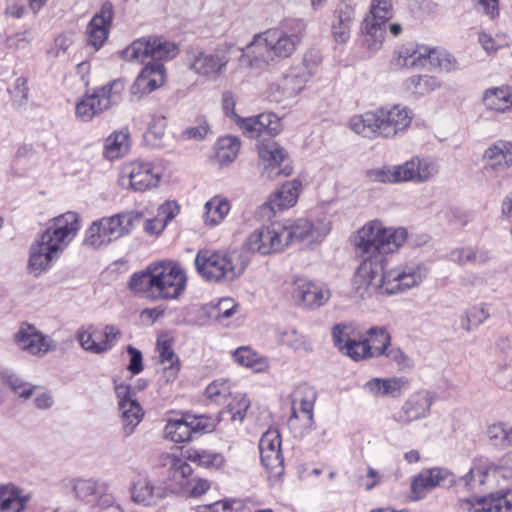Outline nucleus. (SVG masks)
<instances>
[{
	"mask_svg": "<svg viewBox=\"0 0 512 512\" xmlns=\"http://www.w3.org/2000/svg\"><path fill=\"white\" fill-rule=\"evenodd\" d=\"M303 29L302 23L287 21L254 35L242 49L240 63L250 68H262L290 58L301 43Z\"/></svg>",
	"mask_w": 512,
	"mask_h": 512,
	"instance_id": "1",
	"label": "nucleus"
},
{
	"mask_svg": "<svg viewBox=\"0 0 512 512\" xmlns=\"http://www.w3.org/2000/svg\"><path fill=\"white\" fill-rule=\"evenodd\" d=\"M80 228L79 215L72 211L48 220L29 247V272L39 276L48 271L73 242Z\"/></svg>",
	"mask_w": 512,
	"mask_h": 512,
	"instance_id": "2",
	"label": "nucleus"
},
{
	"mask_svg": "<svg viewBox=\"0 0 512 512\" xmlns=\"http://www.w3.org/2000/svg\"><path fill=\"white\" fill-rule=\"evenodd\" d=\"M187 275L183 267L170 260L149 264L134 273L129 280L130 290L149 300H175L186 290Z\"/></svg>",
	"mask_w": 512,
	"mask_h": 512,
	"instance_id": "3",
	"label": "nucleus"
},
{
	"mask_svg": "<svg viewBox=\"0 0 512 512\" xmlns=\"http://www.w3.org/2000/svg\"><path fill=\"white\" fill-rule=\"evenodd\" d=\"M143 217L140 211L121 212L93 221L85 231L84 244L101 248L128 235Z\"/></svg>",
	"mask_w": 512,
	"mask_h": 512,
	"instance_id": "4",
	"label": "nucleus"
},
{
	"mask_svg": "<svg viewBox=\"0 0 512 512\" xmlns=\"http://www.w3.org/2000/svg\"><path fill=\"white\" fill-rule=\"evenodd\" d=\"M194 263L199 276L209 283L231 282L245 270V266L233 254L212 249L199 250Z\"/></svg>",
	"mask_w": 512,
	"mask_h": 512,
	"instance_id": "5",
	"label": "nucleus"
},
{
	"mask_svg": "<svg viewBox=\"0 0 512 512\" xmlns=\"http://www.w3.org/2000/svg\"><path fill=\"white\" fill-rule=\"evenodd\" d=\"M125 83L121 79L96 89L92 94H87L76 103V117L83 121H90L96 115L118 104L122 99Z\"/></svg>",
	"mask_w": 512,
	"mask_h": 512,
	"instance_id": "6",
	"label": "nucleus"
},
{
	"mask_svg": "<svg viewBox=\"0 0 512 512\" xmlns=\"http://www.w3.org/2000/svg\"><path fill=\"white\" fill-rule=\"evenodd\" d=\"M179 53L176 43L160 37L140 38L119 52V56L129 62H143L148 58L171 60Z\"/></svg>",
	"mask_w": 512,
	"mask_h": 512,
	"instance_id": "7",
	"label": "nucleus"
},
{
	"mask_svg": "<svg viewBox=\"0 0 512 512\" xmlns=\"http://www.w3.org/2000/svg\"><path fill=\"white\" fill-rule=\"evenodd\" d=\"M230 58L221 50L192 49L187 52V67L196 76L208 81H218L227 71Z\"/></svg>",
	"mask_w": 512,
	"mask_h": 512,
	"instance_id": "8",
	"label": "nucleus"
},
{
	"mask_svg": "<svg viewBox=\"0 0 512 512\" xmlns=\"http://www.w3.org/2000/svg\"><path fill=\"white\" fill-rule=\"evenodd\" d=\"M163 175L164 169L160 164L136 161L122 168L119 184L135 192H146L158 188Z\"/></svg>",
	"mask_w": 512,
	"mask_h": 512,
	"instance_id": "9",
	"label": "nucleus"
},
{
	"mask_svg": "<svg viewBox=\"0 0 512 512\" xmlns=\"http://www.w3.org/2000/svg\"><path fill=\"white\" fill-rule=\"evenodd\" d=\"M280 222L286 248L296 242L308 245L320 243L331 230V223L324 219L312 221L307 218H299Z\"/></svg>",
	"mask_w": 512,
	"mask_h": 512,
	"instance_id": "10",
	"label": "nucleus"
},
{
	"mask_svg": "<svg viewBox=\"0 0 512 512\" xmlns=\"http://www.w3.org/2000/svg\"><path fill=\"white\" fill-rule=\"evenodd\" d=\"M427 267L415 260L398 263L386 271V294L393 295L419 287L427 277Z\"/></svg>",
	"mask_w": 512,
	"mask_h": 512,
	"instance_id": "11",
	"label": "nucleus"
},
{
	"mask_svg": "<svg viewBox=\"0 0 512 512\" xmlns=\"http://www.w3.org/2000/svg\"><path fill=\"white\" fill-rule=\"evenodd\" d=\"M120 338L121 331L114 325H85L76 333V340L81 348L97 355L110 351Z\"/></svg>",
	"mask_w": 512,
	"mask_h": 512,
	"instance_id": "12",
	"label": "nucleus"
},
{
	"mask_svg": "<svg viewBox=\"0 0 512 512\" xmlns=\"http://www.w3.org/2000/svg\"><path fill=\"white\" fill-rule=\"evenodd\" d=\"M138 386H132L125 380L115 379L114 390L119 399V410L121 412L123 430L126 436L134 431L135 427L141 422L143 411L138 401L134 398L137 391L146 386L144 380H138Z\"/></svg>",
	"mask_w": 512,
	"mask_h": 512,
	"instance_id": "13",
	"label": "nucleus"
},
{
	"mask_svg": "<svg viewBox=\"0 0 512 512\" xmlns=\"http://www.w3.org/2000/svg\"><path fill=\"white\" fill-rule=\"evenodd\" d=\"M362 257L363 260L354 276L356 290L362 296L370 289L379 290L381 293L386 294L385 257L381 255H365Z\"/></svg>",
	"mask_w": 512,
	"mask_h": 512,
	"instance_id": "14",
	"label": "nucleus"
},
{
	"mask_svg": "<svg viewBox=\"0 0 512 512\" xmlns=\"http://www.w3.org/2000/svg\"><path fill=\"white\" fill-rule=\"evenodd\" d=\"M315 399V392L310 387H300L294 393L292 415L288 420V425L300 437L314 428Z\"/></svg>",
	"mask_w": 512,
	"mask_h": 512,
	"instance_id": "15",
	"label": "nucleus"
},
{
	"mask_svg": "<svg viewBox=\"0 0 512 512\" xmlns=\"http://www.w3.org/2000/svg\"><path fill=\"white\" fill-rule=\"evenodd\" d=\"M244 248L263 256L283 251L285 247L282 223L271 222L251 232L244 242Z\"/></svg>",
	"mask_w": 512,
	"mask_h": 512,
	"instance_id": "16",
	"label": "nucleus"
},
{
	"mask_svg": "<svg viewBox=\"0 0 512 512\" xmlns=\"http://www.w3.org/2000/svg\"><path fill=\"white\" fill-rule=\"evenodd\" d=\"M395 184H423L433 179L439 173V164L429 157L414 156L409 160L392 165Z\"/></svg>",
	"mask_w": 512,
	"mask_h": 512,
	"instance_id": "17",
	"label": "nucleus"
},
{
	"mask_svg": "<svg viewBox=\"0 0 512 512\" xmlns=\"http://www.w3.org/2000/svg\"><path fill=\"white\" fill-rule=\"evenodd\" d=\"M292 302L301 308L317 309L330 299V290L304 277H295L289 288Z\"/></svg>",
	"mask_w": 512,
	"mask_h": 512,
	"instance_id": "18",
	"label": "nucleus"
},
{
	"mask_svg": "<svg viewBox=\"0 0 512 512\" xmlns=\"http://www.w3.org/2000/svg\"><path fill=\"white\" fill-rule=\"evenodd\" d=\"M456 483L455 475L447 468L433 467L424 469L411 480L410 498L419 501L435 488H448Z\"/></svg>",
	"mask_w": 512,
	"mask_h": 512,
	"instance_id": "19",
	"label": "nucleus"
},
{
	"mask_svg": "<svg viewBox=\"0 0 512 512\" xmlns=\"http://www.w3.org/2000/svg\"><path fill=\"white\" fill-rule=\"evenodd\" d=\"M170 487L146 474L134 477L130 486L131 500L143 507H153L168 497Z\"/></svg>",
	"mask_w": 512,
	"mask_h": 512,
	"instance_id": "20",
	"label": "nucleus"
},
{
	"mask_svg": "<svg viewBox=\"0 0 512 512\" xmlns=\"http://www.w3.org/2000/svg\"><path fill=\"white\" fill-rule=\"evenodd\" d=\"M435 401L434 392L424 389L416 391L404 401L401 408L392 415V419L400 425H409L414 421L426 419Z\"/></svg>",
	"mask_w": 512,
	"mask_h": 512,
	"instance_id": "21",
	"label": "nucleus"
},
{
	"mask_svg": "<svg viewBox=\"0 0 512 512\" xmlns=\"http://www.w3.org/2000/svg\"><path fill=\"white\" fill-rule=\"evenodd\" d=\"M259 165L262 168V174L268 179H274L277 176H289L293 169L289 165H282L288 158L286 151L275 141L269 140L257 145Z\"/></svg>",
	"mask_w": 512,
	"mask_h": 512,
	"instance_id": "22",
	"label": "nucleus"
},
{
	"mask_svg": "<svg viewBox=\"0 0 512 512\" xmlns=\"http://www.w3.org/2000/svg\"><path fill=\"white\" fill-rule=\"evenodd\" d=\"M14 342L19 350L33 356H43L56 349V343L49 336L28 324L19 327L14 334Z\"/></svg>",
	"mask_w": 512,
	"mask_h": 512,
	"instance_id": "23",
	"label": "nucleus"
},
{
	"mask_svg": "<svg viewBox=\"0 0 512 512\" xmlns=\"http://www.w3.org/2000/svg\"><path fill=\"white\" fill-rule=\"evenodd\" d=\"M385 223L379 219L366 222L352 236V243L361 256L381 255Z\"/></svg>",
	"mask_w": 512,
	"mask_h": 512,
	"instance_id": "24",
	"label": "nucleus"
},
{
	"mask_svg": "<svg viewBox=\"0 0 512 512\" xmlns=\"http://www.w3.org/2000/svg\"><path fill=\"white\" fill-rule=\"evenodd\" d=\"M381 137L394 138L406 131L413 120V112L400 104L379 108Z\"/></svg>",
	"mask_w": 512,
	"mask_h": 512,
	"instance_id": "25",
	"label": "nucleus"
},
{
	"mask_svg": "<svg viewBox=\"0 0 512 512\" xmlns=\"http://www.w3.org/2000/svg\"><path fill=\"white\" fill-rule=\"evenodd\" d=\"M459 505L466 512H512V489L492 492L485 497L462 499Z\"/></svg>",
	"mask_w": 512,
	"mask_h": 512,
	"instance_id": "26",
	"label": "nucleus"
},
{
	"mask_svg": "<svg viewBox=\"0 0 512 512\" xmlns=\"http://www.w3.org/2000/svg\"><path fill=\"white\" fill-rule=\"evenodd\" d=\"M462 480L469 489L481 486L492 489L499 486L503 479L496 463L488 458L480 457L474 460L472 467Z\"/></svg>",
	"mask_w": 512,
	"mask_h": 512,
	"instance_id": "27",
	"label": "nucleus"
},
{
	"mask_svg": "<svg viewBox=\"0 0 512 512\" xmlns=\"http://www.w3.org/2000/svg\"><path fill=\"white\" fill-rule=\"evenodd\" d=\"M483 168L492 174L504 173L512 167V142L499 139L489 144L482 153Z\"/></svg>",
	"mask_w": 512,
	"mask_h": 512,
	"instance_id": "28",
	"label": "nucleus"
},
{
	"mask_svg": "<svg viewBox=\"0 0 512 512\" xmlns=\"http://www.w3.org/2000/svg\"><path fill=\"white\" fill-rule=\"evenodd\" d=\"M113 19V5L110 2L102 4L98 13L90 20L87 30V44L94 51L99 50L106 42Z\"/></svg>",
	"mask_w": 512,
	"mask_h": 512,
	"instance_id": "29",
	"label": "nucleus"
},
{
	"mask_svg": "<svg viewBox=\"0 0 512 512\" xmlns=\"http://www.w3.org/2000/svg\"><path fill=\"white\" fill-rule=\"evenodd\" d=\"M237 126L249 138H258L264 133L275 136L282 130L281 120L274 113H261L256 116L238 119Z\"/></svg>",
	"mask_w": 512,
	"mask_h": 512,
	"instance_id": "30",
	"label": "nucleus"
},
{
	"mask_svg": "<svg viewBox=\"0 0 512 512\" xmlns=\"http://www.w3.org/2000/svg\"><path fill=\"white\" fill-rule=\"evenodd\" d=\"M260 457L263 466L279 474L283 470V457L281 453V436L277 429H268L259 442Z\"/></svg>",
	"mask_w": 512,
	"mask_h": 512,
	"instance_id": "31",
	"label": "nucleus"
},
{
	"mask_svg": "<svg viewBox=\"0 0 512 512\" xmlns=\"http://www.w3.org/2000/svg\"><path fill=\"white\" fill-rule=\"evenodd\" d=\"M166 80V69L160 63L146 65L130 87L133 97L140 99L160 88Z\"/></svg>",
	"mask_w": 512,
	"mask_h": 512,
	"instance_id": "32",
	"label": "nucleus"
},
{
	"mask_svg": "<svg viewBox=\"0 0 512 512\" xmlns=\"http://www.w3.org/2000/svg\"><path fill=\"white\" fill-rule=\"evenodd\" d=\"M305 88V84L290 70L280 79L272 82L267 89V97L271 102L282 103L297 97Z\"/></svg>",
	"mask_w": 512,
	"mask_h": 512,
	"instance_id": "33",
	"label": "nucleus"
},
{
	"mask_svg": "<svg viewBox=\"0 0 512 512\" xmlns=\"http://www.w3.org/2000/svg\"><path fill=\"white\" fill-rule=\"evenodd\" d=\"M389 344L390 335L384 328H370L365 336L360 335L357 345L359 360L383 355Z\"/></svg>",
	"mask_w": 512,
	"mask_h": 512,
	"instance_id": "34",
	"label": "nucleus"
},
{
	"mask_svg": "<svg viewBox=\"0 0 512 512\" xmlns=\"http://www.w3.org/2000/svg\"><path fill=\"white\" fill-rule=\"evenodd\" d=\"M431 47L408 45L402 47L392 58L391 64L397 69H424L430 60Z\"/></svg>",
	"mask_w": 512,
	"mask_h": 512,
	"instance_id": "35",
	"label": "nucleus"
},
{
	"mask_svg": "<svg viewBox=\"0 0 512 512\" xmlns=\"http://www.w3.org/2000/svg\"><path fill=\"white\" fill-rule=\"evenodd\" d=\"M360 333L350 323H339L332 328V340L335 347L344 355L359 361L357 345Z\"/></svg>",
	"mask_w": 512,
	"mask_h": 512,
	"instance_id": "36",
	"label": "nucleus"
},
{
	"mask_svg": "<svg viewBox=\"0 0 512 512\" xmlns=\"http://www.w3.org/2000/svg\"><path fill=\"white\" fill-rule=\"evenodd\" d=\"M303 190V182L299 178H294L284 182L270 196V206L275 212L284 211L295 206Z\"/></svg>",
	"mask_w": 512,
	"mask_h": 512,
	"instance_id": "37",
	"label": "nucleus"
},
{
	"mask_svg": "<svg viewBox=\"0 0 512 512\" xmlns=\"http://www.w3.org/2000/svg\"><path fill=\"white\" fill-rule=\"evenodd\" d=\"M347 127L365 138L381 136L379 109L352 115L347 122Z\"/></svg>",
	"mask_w": 512,
	"mask_h": 512,
	"instance_id": "38",
	"label": "nucleus"
},
{
	"mask_svg": "<svg viewBox=\"0 0 512 512\" xmlns=\"http://www.w3.org/2000/svg\"><path fill=\"white\" fill-rule=\"evenodd\" d=\"M159 462L162 467H169L172 479L171 493L183 488V481L189 478L193 473V468L186 460V455L182 458L180 455L173 453H162L159 456Z\"/></svg>",
	"mask_w": 512,
	"mask_h": 512,
	"instance_id": "39",
	"label": "nucleus"
},
{
	"mask_svg": "<svg viewBox=\"0 0 512 512\" xmlns=\"http://www.w3.org/2000/svg\"><path fill=\"white\" fill-rule=\"evenodd\" d=\"M482 104L494 113H512V87L502 85L486 89L482 95Z\"/></svg>",
	"mask_w": 512,
	"mask_h": 512,
	"instance_id": "40",
	"label": "nucleus"
},
{
	"mask_svg": "<svg viewBox=\"0 0 512 512\" xmlns=\"http://www.w3.org/2000/svg\"><path fill=\"white\" fill-rule=\"evenodd\" d=\"M354 16V8L348 3L342 2L336 8L331 21V33L337 43L349 40Z\"/></svg>",
	"mask_w": 512,
	"mask_h": 512,
	"instance_id": "41",
	"label": "nucleus"
},
{
	"mask_svg": "<svg viewBox=\"0 0 512 512\" xmlns=\"http://www.w3.org/2000/svg\"><path fill=\"white\" fill-rule=\"evenodd\" d=\"M31 496L14 484L0 485V512H24Z\"/></svg>",
	"mask_w": 512,
	"mask_h": 512,
	"instance_id": "42",
	"label": "nucleus"
},
{
	"mask_svg": "<svg viewBox=\"0 0 512 512\" xmlns=\"http://www.w3.org/2000/svg\"><path fill=\"white\" fill-rule=\"evenodd\" d=\"M186 460L201 468L214 471L224 470L227 464L222 453L197 447H190L186 450Z\"/></svg>",
	"mask_w": 512,
	"mask_h": 512,
	"instance_id": "43",
	"label": "nucleus"
},
{
	"mask_svg": "<svg viewBox=\"0 0 512 512\" xmlns=\"http://www.w3.org/2000/svg\"><path fill=\"white\" fill-rule=\"evenodd\" d=\"M442 87V80L430 74L412 75L403 82L404 90L416 98L427 96Z\"/></svg>",
	"mask_w": 512,
	"mask_h": 512,
	"instance_id": "44",
	"label": "nucleus"
},
{
	"mask_svg": "<svg viewBox=\"0 0 512 512\" xmlns=\"http://www.w3.org/2000/svg\"><path fill=\"white\" fill-rule=\"evenodd\" d=\"M165 439L173 443H184L192 440V431L188 413L169 417L163 429Z\"/></svg>",
	"mask_w": 512,
	"mask_h": 512,
	"instance_id": "45",
	"label": "nucleus"
},
{
	"mask_svg": "<svg viewBox=\"0 0 512 512\" xmlns=\"http://www.w3.org/2000/svg\"><path fill=\"white\" fill-rule=\"evenodd\" d=\"M408 386V380L404 377H392L387 379L373 378L367 382V389L374 395L398 397Z\"/></svg>",
	"mask_w": 512,
	"mask_h": 512,
	"instance_id": "46",
	"label": "nucleus"
},
{
	"mask_svg": "<svg viewBox=\"0 0 512 512\" xmlns=\"http://www.w3.org/2000/svg\"><path fill=\"white\" fill-rule=\"evenodd\" d=\"M387 21L365 18L363 21V43L371 51H378L385 40Z\"/></svg>",
	"mask_w": 512,
	"mask_h": 512,
	"instance_id": "47",
	"label": "nucleus"
},
{
	"mask_svg": "<svg viewBox=\"0 0 512 512\" xmlns=\"http://www.w3.org/2000/svg\"><path fill=\"white\" fill-rule=\"evenodd\" d=\"M238 303L230 297L221 298L206 305V313L221 325L227 326L238 313Z\"/></svg>",
	"mask_w": 512,
	"mask_h": 512,
	"instance_id": "48",
	"label": "nucleus"
},
{
	"mask_svg": "<svg viewBox=\"0 0 512 512\" xmlns=\"http://www.w3.org/2000/svg\"><path fill=\"white\" fill-rule=\"evenodd\" d=\"M229 201L222 196H214L204 205L203 221L210 228L224 221L230 211Z\"/></svg>",
	"mask_w": 512,
	"mask_h": 512,
	"instance_id": "49",
	"label": "nucleus"
},
{
	"mask_svg": "<svg viewBox=\"0 0 512 512\" xmlns=\"http://www.w3.org/2000/svg\"><path fill=\"white\" fill-rule=\"evenodd\" d=\"M130 149V134L127 128L111 133L105 140L104 155L109 160L123 157Z\"/></svg>",
	"mask_w": 512,
	"mask_h": 512,
	"instance_id": "50",
	"label": "nucleus"
},
{
	"mask_svg": "<svg viewBox=\"0 0 512 512\" xmlns=\"http://www.w3.org/2000/svg\"><path fill=\"white\" fill-rule=\"evenodd\" d=\"M234 361L255 373L265 372L269 369V361L248 346H242L233 353Z\"/></svg>",
	"mask_w": 512,
	"mask_h": 512,
	"instance_id": "51",
	"label": "nucleus"
},
{
	"mask_svg": "<svg viewBox=\"0 0 512 512\" xmlns=\"http://www.w3.org/2000/svg\"><path fill=\"white\" fill-rule=\"evenodd\" d=\"M250 406L251 401L246 394H235L227 404L226 408L219 413V422L224 420L225 415H229L232 423L242 424Z\"/></svg>",
	"mask_w": 512,
	"mask_h": 512,
	"instance_id": "52",
	"label": "nucleus"
},
{
	"mask_svg": "<svg viewBox=\"0 0 512 512\" xmlns=\"http://www.w3.org/2000/svg\"><path fill=\"white\" fill-rule=\"evenodd\" d=\"M408 232L404 227L388 226L385 224L381 244V256L397 252L407 241Z\"/></svg>",
	"mask_w": 512,
	"mask_h": 512,
	"instance_id": "53",
	"label": "nucleus"
},
{
	"mask_svg": "<svg viewBox=\"0 0 512 512\" xmlns=\"http://www.w3.org/2000/svg\"><path fill=\"white\" fill-rule=\"evenodd\" d=\"M429 69L438 73H452L459 68L457 59L448 51L431 47Z\"/></svg>",
	"mask_w": 512,
	"mask_h": 512,
	"instance_id": "54",
	"label": "nucleus"
},
{
	"mask_svg": "<svg viewBox=\"0 0 512 512\" xmlns=\"http://www.w3.org/2000/svg\"><path fill=\"white\" fill-rule=\"evenodd\" d=\"M240 150V140L235 136H225L216 145V159L220 165H228L236 158Z\"/></svg>",
	"mask_w": 512,
	"mask_h": 512,
	"instance_id": "55",
	"label": "nucleus"
},
{
	"mask_svg": "<svg viewBox=\"0 0 512 512\" xmlns=\"http://www.w3.org/2000/svg\"><path fill=\"white\" fill-rule=\"evenodd\" d=\"M489 318V312L484 304H478L470 307L465 316L461 320V327L470 332L481 324H483Z\"/></svg>",
	"mask_w": 512,
	"mask_h": 512,
	"instance_id": "56",
	"label": "nucleus"
},
{
	"mask_svg": "<svg viewBox=\"0 0 512 512\" xmlns=\"http://www.w3.org/2000/svg\"><path fill=\"white\" fill-rule=\"evenodd\" d=\"M478 43L485 53L493 55L508 46V38L505 34L492 35L486 31H481L478 34Z\"/></svg>",
	"mask_w": 512,
	"mask_h": 512,
	"instance_id": "57",
	"label": "nucleus"
},
{
	"mask_svg": "<svg viewBox=\"0 0 512 512\" xmlns=\"http://www.w3.org/2000/svg\"><path fill=\"white\" fill-rule=\"evenodd\" d=\"M318 66L317 56L313 53L304 54L301 61L293 65L289 70L293 72L298 78H301L306 85L308 80L313 76Z\"/></svg>",
	"mask_w": 512,
	"mask_h": 512,
	"instance_id": "58",
	"label": "nucleus"
},
{
	"mask_svg": "<svg viewBox=\"0 0 512 512\" xmlns=\"http://www.w3.org/2000/svg\"><path fill=\"white\" fill-rule=\"evenodd\" d=\"M279 341L294 351H302L309 349V341L307 338L293 328H286L279 332Z\"/></svg>",
	"mask_w": 512,
	"mask_h": 512,
	"instance_id": "59",
	"label": "nucleus"
},
{
	"mask_svg": "<svg viewBox=\"0 0 512 512\" xmlns=\"http://www.w3.org/2000/svg\"><path fill=\"white\" fill-rule=\"evenodd\" d=\"M4 382L19 396L24 399L30 398L35 390L36 386L24 381L15 374H9L4 376Z\"/></svg>",
	"mask_w": 512,
	"mask_h": 512,
	"instance_id": "60",
	"label": "nucleus"
},
{
	"mask_svg": "<svg viewBox=\"0 0 512 512\" xmlns=\"http://www.w3.org/2000/svg\"><path fill=\"white\" fill-rule=\"evenodd\" d=\"M392 0H371L369 14L365 18L388 21L392 17Z\"/></svg>",
	"mask_w": 512,
	"mask_h": 512,
	"instance_id": "61",
	"label": "nucleus"
},
{
	"mask_svg": "<svg viewBox=\"0 0 512 512\" xmlns=\"http://www.w3.org/2000/svg\"><path fill=\"white\" fill-rule=\"evenodd\" d=\"M33 39L32 29H26L8 36L5 40V45L12 51L23 50L32 43Z\"/></svg>",
	"mask_w": 512,
	"mask_h": 512,
	"instance_id": "62",
	"label": "nucleus"
},
{
	"mask_svg": "<svg viewBox=\"0 0 512 512\" xmlns=\"http://www.w3.org/2000/svg\"><path fill=\"white\" fill-rule=\"evenodd\" d=\"M205 393L211 401L221 403L230 394V387L227 381L218 379L206 387Z\"/></svg>",
	"mask_w": 512,
	"mask_h": 512,
	"instance_id": "63",
	"label": "nucleus"
},
{
	"mask_svg": "<svg viewBox=\"0 0 512 512\" xmlns=\"http://www.w3.org/2000/svg\"><path fill=\"white\" fill-rule=\"evenodd\" d=\"M73 488L78 498L86 502H91L97 492V483L92 479H77Z\"/></svg>",
	"mask_w": 512,
	"mask_h": 512,
	"instance_id": "64",
	"label": "nucleus"
}]
</instances>
